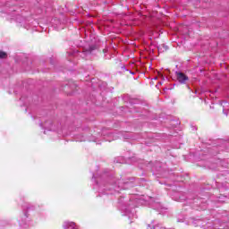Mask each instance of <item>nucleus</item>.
Wrapping results in <instances>:
<instances>
[{"instance_id": "obj_2", "label": "nucleus", "mask_w": 229, "mask_h": 229, "mask_svg": "<svg viewBox=\"0 0 229 229\" xmlns=\"http://www.w3.org/2000/svg\"><path fill=\"white\" fill-rule=\"evenodd\" d=\"M4 58H8V54H6V52L0 51V59H4Z\"/></svg>"}, {"instance_id": "obj_3", "label": "nucleus", "mask_w": 229, "mask_h": 229, "mask_svg": "<svg viewBox=\"0 0 229 229\" xmlns=\"http://www.w3.org/2000/svg\"><path fill=\"white\" fill-rule=\"evenodd\" d=\"M68 225H69L67 226L68 229H77L76 227H74V225H76V224H74V222H71Z\"/></svg>"}, {"instance_id": "obj_1", "label": "nucleus", "mask_w": 229, "mask_h": 229, "mask_svg": "<svg viewBox=\"0 0 229 229\" xmlns=\"http://www.w3.org/2000/svg\"><path fill=\"white\" fill-rule=\"evenodd\" d=\"M175 74H176L177 81H179V83L185 84L187 83V81H189V76H187L185 73L182 72H176Z\"/></svg>"}]
</instances>
